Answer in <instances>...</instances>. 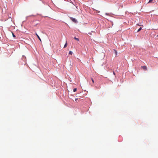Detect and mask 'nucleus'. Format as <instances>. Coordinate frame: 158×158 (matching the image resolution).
<instances>
[{"instance_id": "f8f14e48", "label": "nucleus", "mask_w": 158, "mask_h": 158, "mask_svg": "<svg viewBox=\"0 0 158 158\" xmlns=\"http://www.w3.org/2000/svg\"><path fill=\"white\" fill-rule=\"evenodd\" d=\"M91 80H92V82H93V83H94V80H93V78H91Z\"/></svg>"}, {"instance_id": "39448f33", "label": "nucleus", "mask_w": 158, "mask_h": 158, "mask_svg": "<svg viewBox=\"0 0 158 158\" xmlns=\"http://www.w3.org/2000/svg\"><path fill=\"white\" fill-rule=\"evenodd\" d=\"M142 29V27H140V28L138 30L137 32H138L141 29Z\"/></svg>"}, {"instance_id": "6e6552de", "label": "nucleus", "mask_w": 158, "mask_h": 158, "mask_svg": "<svg viewBox=\"0 0 158 158\" xmlns=\"http://www.w3.org/2000/svg\"><path fill=\"white\" fill-rule=\"evenodd\" d=\"M72 53L73 52L71 51H70L69 52V54L70 55H72Z\"/></svg>"}, {"instance_id": "20e7f679", "label": "nucleus", "mask_w": 158, "mask_h": 158, "mask_svg": "<svg viewBox=\"0 0 158 158\" xmlns=\"http://www.w3.org/2000/svg\"><path fill=\"white\" fill-rule=\"evenodd\" d=\"M35 34L37 36L38 38L39 39L40 41H41V40L40 38V37L39 36L37 35V34L36 33H35Z\"/></svg>"}, {"instance_id": "9b49d317", "label": "nucleus", "mask_w": 158, "mask_h": 158, "mask_svg": "<svg viewBox=\"0 0 158 158\" xmlns=\"http://www.w3.org/2000/svg\"><path fill=\"white\" fill-rule=\"evenodd\" d=\"M13 36L14 37H15L16 36L14 35V34L13 33H12Z\"/></svg>"}, {"instance_id": "423d86ee", "label": "nucleus", "mask_w": 158, "mask_h": 158, "mask_svg": "<svg viewBox=\"0 0 158 158\" xmlns=\"http://www.w3.org/2000/svg\"><path fill=\"white\" fill-rule=\"evenodd\" d=\"M67 42H66V43L65 44L64 46V48H65L66 47H67Z\"/></svg>"}, {"instance_id": "f03ea898", "label": "nucleus", "mask_w": 158, "mask_h": 158, "mask_svg": "<svg viewBox=\"0 0 158 158\" xmlns=\"http://www.w3.org/2000/svg\"><path fill=\"white\" fill-rule=\"evenodd\" d=\"M155 2L154 0H149L148 3H154Z\"/></svg>"}, {"instance_id": "9d476101", "label": "nucleus", "mask_w": 158, "mask_h": 158, "mask_svg": "<svg viewBox=\"0 0 158 158\" xmlns=\"http://www.w3.org/2000/svg\"><path fill=\"white\" fill-rule=\"evenodd\" d=\"M114 51H115V54L116 55V56L117 54V51H116V50H114Z\"/></svg>"}, {"instance_id": "2eb2a0df", "label": "nucleus", "mask_w": 158, "mask_h": 158, "mask_svg": "<svg viewBox=\"0 0 158 158\" xmlns=\"http://www.w3.org/2000/svg\"><path fill=\"white\" fill-rule=\"evenodd\" d=\"M157 37H158V35H157Z\"/></svg>"}, {"instance_id": "f257e3e1", "label": "nucleus", "mask_w": 158, "mask_h": 158, "mask_svg": "<svg viewBox=\"0 0 158 158\" xmlns=\"http://www.w3.org/2000/svg\"><path fill=\"white\" fill-rule=\"evenodd\" d=\"M70 19L73 22H74V23H77V21L75 18L72 17H70Z\"/></svg>"}, {"instance_id": "1a4fd4ad", "label": "nucleus", "mask_w": 158, "mask_h": 158, "mask_svg": "<svg viewBox=\"0 0 158 158\" xmlns=\"http://www.w3.org/2000/svg\"><path fill=\"white\" fill-rule=\"evenodd\" d=\"M77 90V89L76 88H74L73 89V91L74 92H75Z\"/></svg>"}, {"instance_id": "7ed1b4c3", "label": "nucleus", "mask_w": 158, "mask_h": 158, "mask_svg": "<svg viewBox=\"0 0 158 158\" xmlns=\"http://www.w3.org/2000/svg\"><path fill=\"white\" fill-rule=\"evenodd\" d=\"M142 67L144 69L147 70V67L146 66H142Z\"/></svg>"}, {"instance_id": "ddd939ff", "label": "nucleus", "mask_w": 158, "mask_h": 158, "mask_svg": "<svg viewBox=\"0 0 158 158\" xmlns=\"http://www.w3.org/2000/svg\"><path fill=\"white\" fill-rule=\"evenodd\" d=\"M78 99V98H76L75 99V100L77 101V100Z\"/></svg>"}, {"instance_id": "0eeeda50", "label": "nucleus", "mask_w": 158, "mask_h": 158, "mask_svg": "<svg viewBox=\"0 0 158 158\" xmlns=\"http://www.w3.org/2000/svg\"><path fill=\"white\" fill-rule=\"evenodd\" d=\"M74 39L75 40H77L78 41H79V39L78 38H77L76 37H74Z\"/></svg>"}, {"instance_id": "4468645a", "label": "nucleus", "mask_w": 158, "mask_h": 158, "mask_svg": "<svg viewBox=\"0 0 158 158\" xmlns=\"http://www.w3.org/2000/svg\"><path fill=\"white\" fill-rule=\"evenodd\" d=\"M113 74L114 75H115V73L114 72H113Z\"/></svg>"}]
</instances>
